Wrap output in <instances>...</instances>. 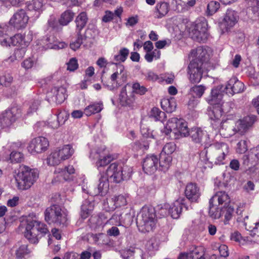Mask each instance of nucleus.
Wrapping results in <instances>:
<instances>
[{
  "label": "nucleus",
  "instance_id": "f257e3e1",
  "mask_svg": "<svg viewBox=\"0 0 259 259\" xmlns=\"http://www.w3.org/2000/svg\"><path fill=\"white\" fill-rule=\"evenodd\" d=\"M157 222L156 210L152 206H144L137 217V224L142 232H149L153 230Z\"/></svg>",
  "mask_w": 259,
  "mask_h": 259
},
{
  "label": "nucleus",
  "instance_id": "f03ea898",
  "mask_svg": "<svg viewBox=\"0 0 259 259\" xmlns=\"http://www.w3.org/2000/svg\"><path fill=\"white\" fill-rule=\"evenodd\" d=\"M38 178L37 170L31 169L27 166L22 165L17 174L15 176L16 186L19 190L29 189Z\"/></svg>",
  "mask_w": 259,
  "mask_h": 259
},
{
  "label": "nucleus",
  "instance_id": "7ed1b4c3",
  "mask_svg": "<svg viewBox=\"0 0 259 259\" xmlns=\"http://www.w3.org/2000/svg\"><path fill=\"white\" fill-rule=\"evenodd\" d=\"M34 215L36 219L35 215ZM49 231L47 226L43 223L36 219L30 220H27L25 236L32 243H37L38 240L41 237L49 233Z\"/></svg>",
  "mask_w": 259,
  "mask_h": 259
},
{
  "label": "nucleus",
  "instance_id": "20e7f679",
  "mask_svg": "<svg viewBox=\"0 0 259 259\" xmlns=\"http://www.w3.org/2000/svg\"><path fill=\"white\" fill-rule=\"evenodd\" d=\"M207 148H209L210 155L209 158H206V161L210 159L215 164H224V160L229 153V147L227 144L223 142L211 143Z\"/></svg>",
  "mask_w": 259,
  "mask_h": 259
},
{
  "label": "nucleus",
  "instance_id": "39448f33",
  "mask_svg": "<svg viewBox=\"0 0 259 259\" xmlns=\"http://www.w3.org/2000/svg\"><path fill=\"white\" fill-rule=\"evenodd\" d=\"M74 149L70 145H65L53 151L47 158L48 165H59L62 161L70 158L74 153Z\"/></svg>",
  "mask_w": 259,
  "mask_h": 259
},
{
  "label": "nucleus",
  "instance_id": "423d86ee",
  "mask_svg": "<svg viewBox=\"0 0 259 259\" xmlns=\"http://www.w3.org/2000/svg\"><path fill=\"white\" fill-rule=\"evenodd\" d=\"M207 22L204 17L197 19L192 25L190 35L192 39L198 42H205L208 37Z\"/></svg>",
  "mask_w": 259,
  "mask_h": 259
},
{
  "label": "nucleus",
  "instance_id": "0eeeda50",
  "mask_svg": "<svg viewBox=\"0 0 259 259\" xmlns=\"http://www.w3.org/2000/svg\"><path fill=\"white\" fill-rule=\"evenodd\" d=\"M45 220L49 224H63L67 221L66 214L58 205L48 207L45 211Z\"/></svg>",
  "mask_w": 259,
  "mask_h": 259
},
{
  "label": "nucleus",
  "instance_id": "6e6552de",
  "mask_svg": "<svg viewBox=\"0 0 259 259\" xmlns=\"http://www.w3.org/2000/svg\"><path fill=\"white\" fill-rule=\"evenodd\" d=\"M166 134L172 132L175 134L186 137L189 135V132L187 123L183 119L172 117L169 119L165 126Z\"/></svg>",
  "mask_w": 259,
  "mask_h": 259
},
{
  "label": "nucleus",
  "instance_id": "1a4fd4ad",
  "mask_svg": "<svg viewBox=\"0 0 259 259\" xmlns=\"http://www.w3.org/2000/svg\"><path fill=\"white\" fill-rule=\"evenodd\" d=\"M1 44L4 47L11 45L21 46L20 49H18L15 52V56L21 58L23 57L25 52V50L23 47L27 46L28 42L24 40V36L23 34L18 33L12 37L6 36L3 40H1Z\"/></svg>",
  "mask_w": 259,
  "mask_h": 259
},
{
  "label": "nucleus",
  "instance_id": "9d476101",
  "mask_svg": "<svg viewBox=\"0 0 259 259\" xmlns=\"http://www.w3.org/2000/svg\"><path fill=\"white\" fill-rule=\"evenodd\" d=\"M207 71L204 63L191 61L188 67L190 81L193 83L199 82L202 78V74Z\"/></svg>",
  "mask_w": 259,
  "mask_h": 259
},
{
  "label": "nucleus",
  "instance_id": "9b49d317",
  "mask_svg": "<svg viewBox=\"0 0 259 259\" xmlns=\"http://www.w3.org/2000/svg\"><path fill=\"white\" fill-rule=\"evenodd\" d=\"M90 158L97 160L96 166L98 169L108 165L112 160L111 155L106 153V149L104 145L97 147L94 149H92L90 152Z\"/></svg>",
  "mask_w": 259,
  "mask_h": 259
},
{
  "label": "nucleus",
  "instance_id": "f8f14e48",
  "mask_svg": "<svg viewBox=\"0 0 259 259\" xmlns=\"http://www.w3.org/2000/svg\"><path fill=\"white\" fill-rule=\"evenodd\" d=\"M20 110L12 107L2 113L0 117V125L3 128H10L20 114Z\"/></svg>",
  "mask_w": 259,
  "mask_h": 259
},
{
  "label": "nucleus",
  "instance_id": "ddd939ff",
  "mask_svg": "<svg viewBox=\"0 0 259 259\" xmlns=\"http://www.w3.org/2000/svg\"><path fill=\"white\" fill-rule=\"evenodd\" d=\"M192 140L195 143L204 145L206 148L211 142V140L207 133L200 128H192L189 133Z\"/></svg>",
  "mask_w": 259,
  "mask_h": 259
},
{
  "label": "nucleus",
  "instance_id": "4468645a",
  "mask_svg": "<svg viewBox=\"0 0 259 259\" xmlns=\"http://www.w3.org/2000/svg\"><path fill=\"white\" fill-rule=\"evenodd\" d=\"M49 141L44 137L33 139L27 147L28 152L33 155L41 153L46 151L49 147Z\"/></svg>",
  "mask_w": 259,
  "mask_h": 259
},
{
  "label": "nucleus",
  "instance_id": "2eb2a0df",
  "mask_svg": "<svg viewBox=\"0 0 259 259\" xmlns=\"http://www.w3.org/2000/svg\"><path fill=\"white\" fill-rule=\"evenodd\" d=\"M233 105V104L231 102H223L220 104L212 105L213 106L212 109L209 114L211 119L214 121L215 125H218L215 127L216 129L221 123L219 119L222 116L223 113L230 112V108Z\"/></svg>",
  "mask_w": 259,
  "mask_h": 259
},
{
  "label": "nucleus",
  "instance_id": "dca6fc26",
  "mask_svg": "<svg viewBox=\"0 0 259 259\" xmlns=\"http://www.w3.org/2000/svg\"><path fill=\"white\" fill-rule=\"evenodd\" d=\"M29 17L26 11L20 9L16 12L9 20V24L17 29H21L26 27Z\"/></svg>",
  "mask_w": 259,
  "mask_h": 259
},
{
  "label": "nucleus",
  "instance_id": "f3484780",
  "mask_svg": "<svg viewBox=\"0 0 259 259\" xmlns=\"http://www.w3.org/2000/svg\"><path fill=\"white\" fill-rule=\"evenodd\" d=\"M67 97L66 89L63 87H54L47 94V100L49 102L61 104Z\"/></svg>",
  "mask_w": 259,
  "mask_h": 259
},
{
  "label": "nucleus",
  "instance_id": "a211bd4d",
  "mask_svg": "<svg viewBox=\"0 0 259 259\" xmlns=\"http://www.w3.org/2000/svg\"><path fill=\"white\" fill-rule=\"evenodd\" d=\"M123 168L121 166L116 163H113L108 167L105 175L114 182L118 183L126 178L123 174Z\"/></svg>",
  "mask_w": 259,
  "mask_h": 259
},
{
  "label": "nucleus",
  "instance_id": "6ab92c4d",
  "mask_svg": "<svg viewBox=\"0 0 259 259\" xmlns=\"http://www.w3.org/2000/svg\"><path fill=\"white\" fill-rule=\"evenodd\" d=\"M211 55L212 51L209 47H199L191 52V56L194 58L192 61L202 62L205 64V67L206 62Z\"/></svg>",
  "mask_w": 259,
  "mask_h": 259
},
{
  "label": "nucleus",
  "instance_id": "aec40b11",
  "mask_svg": "<svg viewBox=\"0 0 259 259\" xmlns=\"http://www.w3.org/2000/svg\"><path fill=\"white\" fill-rule=\"evenodd\" d=\"M255 120V117L253 115L247 116L242 119L238 120L236 122L235 126L232 129L234 132L233 134L237 133L241 135L244 134L253 124Z\"/></svg>",
  "mask_w": 259,
  "mask_h": 259
},
{
  "label": "nucleus",
  "instance_id": "412c9836",
  "mask_svg": "<svg viewBox=\"0 0 259 259\" xmlns=\"http://www.w3.org/2000/svg\"><path fill=\"white\" fill-rule=\"evenodd\" d=\"M159 157L155 155H150L146 156L143 161L142 168L145 173L151 175L157 169L158 166Z\"/></svg>",
  "mask_w": 259,
  "mask_h": 259
},
{
  "label": "nucleus",
  "instance_id": "4be33fe9",
  "mask_svg": "<svg viewBox=\"0 0 259 259\" xmlns=\"http://www.w3.org/2000/svg\"><path fill=\"white\" fill-rule=\"evenodd\" d=\"M244 85L243 83L239 81L237 78L234 77L230 79L227 82L225 91L227 94L233 96L235 94H238L244 91Z\"/></svg>",
  "mask_w": 259,
  "mask_h": 259
},
{
  "label": "nucleus",
  "instance_id": "5701e85b",
  "mask_svg": "<svg viewBox=\"0 0 259 259\" xmlns=\"http://www.w3.org/2000/svg\"><path fill=\"white\" fill-rule=\"evenodd\" d=\"M236 213L238 215L237 218V222L243 223L246 229L249 231L250 236L252 237H254L255 236L257 237V233H258L257 225H258V223H254L253 224L254 226H247V223L245 222V220L248 219V215L244 213L243 210L240 207L237 209Z\"/></svg>",
  "mask_w": 259,
  "mask_h": 259
},
{
  "label": "nucleus",
  "instance_id": "b1692460",
  "mask_svg": "<svg viewBox=\"0 0 259 259\" xmlns=\"http://www.w3.org/2000/svg\"><path fill=\"white\" fill-rule=\"evenodd\" d=\"M239 16L237 12L232 9H228L224 17L221 25L226 31L233 28L238 22Z\"/></svg>",
  "mask_w": 259,
  "mask_h": 259
},
{
  "label": "nucleus",
  "instance_id": "393cba45",
  "mask_svg": "<svg viewBox=\"0 0 259 259\" xmlns=\"http://www.w3.org/2000/svg\"><path fill=\"white\" fill-rule=\"evenodd\" d=\"M230 199L229 195L224 191L217 192L209 200L210 205L212 204L221 207H227L230 205Z\"/></svg>",
  "mask_w": 259,
  "mask_h": 259
},
{
  "label": "nucleus",
  "instance_id": "a878e982",
  "mask_svg": "<svg viewBox=\"0 0 259 259\" xmlns=\"http://www.w3.org/2000/svg\"><path fill=\"white\" fill-rule=\"evenodd\" d=\"M98 176L99 180L97 188L92 194L103 196L106 195L109 190V183L108 178L107 176L103 173H100Z\"/></svg>",
  "mask_w": 259,
  "mask_h": 259
},
{
  "label": "nucleus",
  "instance_id": "bb28decb",
  "mask_svg": "<svg viewBox=\"0 0 259 259\" xmlns=\"http://www.w3.org/2000/svg\"><path fill=\"white\" fill-rule=\"evenodd\" d=\"M185 194L187 198L192 202H197L200 196L199 188L193 183H190L186 185Z\"/></svg>",
  "mask_w": 259,
  "mask_h": 259
},
{
  "label": "nucleus",
  "instance_id": "cd10ccee",
  "mask_svg": "<svg viewBox=\"0 0 259 259\" xmlns=\"http://www.w3.org/2000/svg\"><path fill=\"white\" fill-rule=\"evenodd\" d=\"M129 54V50L126 48L121 49L117 54L113 57V61L110 62L111 64H114L117 66V69L122 73L124 70V66L120 63L124 62L127 59Z\"/></svg>",
  "mask_w": 259,
  "mask_h": 259
},
{
  "label": "nucleus",
  "instance_id": "c85d7f7f",
  "mask_svg": "<svg viewBox=\"0 0 259 259\" xmlns=\"http://www.w3.org/2000/svg\"><path fill=\"white\" fill-rule=\"evenodd\" d=\"M75 172V169L72 165H69L64 169L60 168L56 169L55 174L56 175V181L62 182L69 179V176Z\"/></svg>",
  "mask_w": 259,
  "mask_h": 259
},
{
  "label": "nucleus",
  "instance_id": "c756f323",
  "mask_svg": "<svg viewBox=\"0 0 259 259\" xmlns=\"http://www.w3.org/2000/svg\"><path fill=\"white\" fill-rule=\"evenodd\" d=\"M128 195H115L109 200L111 206L109 207V210H113L117 207L125 206L128 201Z\"/></svg>",
  "mask_w": 259,
  "mask_h": 259
},
{
  "label": "nucleus",
  "instance_id": "7c9ffc66",
  "mask_svg": "<svg viewBox=\"0 0 259 259\" xmlns=\"http://www.w3.org/2000/svg\"><path fill=\"white\" fill-rule=\"evenodd\" d=\"M57 38L53 35H50L49 36H46L41 40L40 44L42 46V47L45 49H56L57 48L64 47V44L61 43L60 45L61 46H58L57 45Z\"/></svg>",
  "mask_w": 259,
  "mask_h": 259
},
{
  "label": "nucleus",
  "instance_id": "2f4dec72",
  "mask_svg": "<svg viewBox=\"0 0 259 259\" xmlns=\"http://www.w3.org/2000/svg\"><path fill=\"white\" fill-rule=\"evenodd\" d=\"M110 214L108 212L100 213L97 217H92L90 219L92 223L95 225V227H103L106 224H108V220Z\"/></svg>",
  "mask_w": 259,
  "mask_h": 259
},
{
  "label": "nucleus",
  "instance_id": "473e14b6",
  "mask_svg": "<svg viewBox=\"0 0 259 259\" xmlns=\"http://www.w3.org/2000/svg\"><path fill=\"white\" fill-rule=\"evenodd\" d=\"M119 101L122 106H131L135 101V95L133 92L127 94L125 88H123L119 95Z\"/></svg>",
  "mask_w": 259,
  "mask_h": 259
},
{
  "label": "nucleus",
  "instance_id": "72a5a7b5",
  "mask_svg": "<svg viewBox=\"0 0 259 259\" xmlns=\"http://www.w3.org/2000/svg\"><path fill=\"white\" fill-rule=\"evenodd\" d=\"M258 154L259 151L257 147L251 149L248 155L243 156V164L247 165H248L250 163L255 164L259 160Z\"/></svg>",
  "mask_w": 259,
  "mask_h": 259
},
{
  "label": "nucleus",
  "instance_id": "f704fd0d",
  "mask_svg": "<svg viewBox=\"0 0 259 259\" xmlns=\"http://www.w3.org/2000/svg\"><path fill=\"white\" fill-rule=\"evenodd\" d=\"M222 97L220 90L214 88L211 90L210 95L206 98V101L210 105L220 104L222 103Z\"/></svg>",
  "mask_w": 259,
  "mask_h": 259
},
{
  "label": "nucleus",
  "instance_id": "c9c22d12",
  "mask_svg": "<svg viewBox=\"0 0 259 259\" xmlns=\"http://www.w3.org/2000/svg\"><path fill=\"white\" fill-rule=\"evenodd\" d=\"M169 6L166 2L158 3L155 8L154 15L157 18H161L168 12Z\"/></svg>",
  "mask_w": 259,
  "mask_h": 259
},
{
  "label": "nucleus",
  "instance_id": "e433bc0d",
  "mask_svg": "<svg viewBox=\"0 0 259 259\" xmlns=\"http://www.w3.org/2000/svg\"><path fill=\"white\" fill-rule=\"evenodd\" d=\"M103 109V104L101 102H94L87 106L84 109V113L87 116L99 113Z\"/></svg>",
  "mask_w": 259,
  "mask_h": 259
},
{
  "label": "nucleus",
  "instance_id": "4c0bfd02",
  "mask_svg": "<svg viewBox=\"0 0 259 259\" xmlns=\"http://www.w3.org/2000/svg\"><path fill=\"white\" fill-rule=\"evenodd\" d=\"M57 121L50 123V126L52 128L56 129L60 125L64 124L69 117L68 113L65 110H61L57 114Z\"/></svg>",
  "mask_w": 259,
  "mask_h": 259
},
{
  "label": "nucleus",
  "instance_id": "58836bf2",
  "mask_svg": "<svg viewBox=\"0 0 259 259\" xmlns=\"http://www.w3.org/2000/svg\"><path fill=\"white\" fill-rule=\"evenodd\" d=\"M182 210V204L178 200L175 201L171 205H169L168 213L173 219H178Z\"/></svg>",
  "mask_w": 259,
  "mask_h": 259
},
{
  "label": "nucleus",
  "instance_id": "ea45409f",
  "mask_svg": "<svg viewBox=\"0 0 259 259\" xmlns=\"http://www.w3.org/2000/svg\"><path fill=\"white\" fill-rule=\"evenodd\" d=\"M162 109L167 112L171 113L176 110L177 103L174 98L163 99L161 101Z\"/></svg>",
  "mask_w": 259,
  "mask_h": 259
},
{
  "label": "nucleus",
  "instance_id": "a19ab883",
  "mask_svg": "<svg viewBox=\"0 0 259 259\" xmlns=\"http://www.w3.org/2000/svg\"><path fill=\"white\" fill-rule=\"evenodd\" d=\"M88 20L86 13H80L76 18L75 23L76 24V32L80 33L81 30L85 26Z\"/></svg>",
  "mask_w": 259,
  "mask_h": 259
},
{
  "label": "nucleus",
  "instance_id": "79ce46f5",
  "mask_svg": "<svg viewBox=\"0 0 259 259\" xmlns=\"http://www.w3.org/2000/svg\"><path fill=\"white\" fill-rule=\"evenodd\" d=\"M231 239L236 242H239L241 245H250L257 242L250 239L249 237H242L241 234L238 232H235L231 235Z\"/></svg>",
  "mask_w": 259,
  "mask_h": 259
},
{
  "label": "nucleus",
  "instance_id": "37998d69",
  "mask_svg": "<svg viewBox=\"0 0 259 259\" xmlns=\"http://www.w3.org/2000/svg\"><path fill=\"white\" fill-rule=\"evenodd\" d=\"M172 161L171 155H166L160 153V158H159L158 165L160 169L162 171H166L170 167Z\"/></svg>",
  "mask_w": 259,
  "mask_h": 259
},
{
  "label": "nucleus",
  "instance_id": "c03bdc74",
  "mask_svg": "<svg viewBox=\"0 0 259 259\" xmlns=\"http://www.w3.org/2000/svg\"><path fill=\"white\" fill-rule=\"evenodd\" d=\"M93 209L94 205L93 203L88 200H85L81 206V217L83 219L87 218L91 213Z\"/></svg>",
  "mask_w": 259,
  "mask_h": 259
},
{
  "label": "nucleus",
  "instance_id": "a18cd8bd",
  "mask_svg": "<svg viewBox=\"0 0 259 259\" xmlns=\"http://www.w3.org/2000/svg\"><path fill=\"white\" fill-rule=\"evenodd\" d=\"M74 16L73 12L70 10H66L61 15L59 22L61 25H67L73 20Z\"/></svg>",
  "mask_w": 259,
  "mask_h": 259
},
{
  "label": "nucleus",
  "instance_id": "49530a36",
  "mask_svg": "<svg viewBox=\"0 0 259 259\" xmlns=\"http://www.w3.org/2000/svg\"><path fill=\"white\" fill-rule=\"evenodd\" d=\"M215 206H217V205L213 204L211 205L209 204V214L211 218L218 219L223 215L222 212L224 209L223 207L217 206L218 207H215Z\"/></svg>",
  "mask_w": 259,
  "mask_h": 259
},
{
  "label": "nucleus",
  "instance_id": "de8ad7c7",
  "mask_svg": "<svg viewBox=\"0 0 259 259\" xmlns=\"http://www.w3.org/2000/svg\"><path fill=\"white\" fill-rule=\"evenodd\" d=\"M90 236L94 243L96 244L101 245L108 243L107 236L105 234H91Z\"/></svg>",
  "mask_w": 259,
  "mask_h": 259
},
{
  "label": "nucleus",
  "instance_id": "09e8293b",
  "mask_svg": "<svg viewBox=\"0 0 259 259\" xmlns=\"http://www.w3.org/2000/svg\"><path fill=\"white\" fill-rule=\"evenodd\" d=\"M150 116L155 121L163 122L165 117V114L159 108L154 107L151 110Z\"/></svg>",
  "mask_w": 259,
  "mask_h": 259
},
{
  "label": "nucleus",
  "instance_id": "8fccbe9b",
  "mask_svg": "<svg viewBox=\"0 0 259 259\" xmlns=\"http://www.w3.org/2000/svg\"><path fill=\"white\" fill-rule=\"evenodd\" d=\"M190 258L196 259L204 256V248L202 246H197L194 247L188 252Z\"/></svg>",
  "mask_w": 259,
  "mask_h": 259
},
{
  "label": "nucleus",
  "instance_id": "3c124183",
  "mask_svg": "<svg viewBox=\"0 0 259 259\" xmlns=\"http://www.w3.org/2000/svg\"><path fill=\"white\" fill-rule=\"evenodd\" d=\"M247 7L250 8L252 13L255 17L259 16V1L258 0H245Z\"/></svg>",
  "mask_w": 259,
  "mask_h": 259
},
{
  "label": "nucleus",
  "instance_id": "603ef678",
  "mask_svg": "<svg viewBox=\"0 0 259 259\" xmlns=\"http://www.w3.org/2000/svg\"><path fill=\"white\" fill-rule=\"evenodd\" d=\"M144 75L145 79L148 81L155 82L158 81L159 82L163 81L162 77H159L156 73L151 70L144 73Z\"/></svg>",
  "mask_w": 259,
  "mask_h": 259
},
{
  "label": "nucleus",
  "instance_id": "864d4df0",
  "mask_svg": "<svg viewBox=\"0 0 259 259\" xmlns=\"http://www.w3.org/2000/svg\"><path fill=\"white\" fill-rule=\"evenodd\" d=\"M206 88L202 85H195L190 89V93L194 97L200 98L204 93Z\"/></svg>",
  "mask_w": 259,
  "mask_h": 259
},
{
  "label": "nucleus",
  "instance_id": "5fc2aeb1",
  "mask_svg": "<svg viewBox=\"0 0 259 259\" xmlns=\"http://www.w3.org/2000/svg\"><path fill=\"white\" fill-rule=\"evenodd\" d=\"M223 209H224L222 212L223 215L224 214L225 217L224 223L225 224H227L232 217L234 208L229 205L227 207H223Z\"/></svg>",
  "mask_w": 259,
  "mask_h": 259
},
{
  "label": "nucleus",
  "instance_id": "6e6d98bb",
  "mask_svg": "<svg viewBox=\"0 0 259 259\" xmlns=\"http://www.w3.org/2000/svg\"><path fill=\"white\" fill-rule=\"evenodd\" d=\"M220 4L216 1H211L207 7V13L208 15H212L215 13L219 9Z\"/></svg>",
  "mask_w": 259,
  "mask_h": 259
},
{
  "label": "nucleus",
  "instance_id": "4d7b16f0",
  "mask_svg": "<svg viewBox=\"0 0 259 259\" xmlns=\"http://www.w3.org/2000/svg\"><path fill=\"white\" fill-rule=\"evenodd\" d=\"M76 33L77 35V38L70 44V48L73 51H76L78 49L83 42V38L81 33L78 32Z\"/></svg>",
  "mask_w": 259,
  "mask_h": 259
},
{
  "label": "nucleus",
  "instance_id": "13d9d810",
  "mask_svg": "<svg viewBox=\"0 0 259 259\" xmlns=\"http://www.w3.org/2000/svg\"><path fill=\"white\" fill-rule=\"evenodd\" d=\"M44 5L41 2L38 0H34L31 2L28 5L29 10H34L39 12L43 9Z\"/></svg>",
  "mask_w": 259,
  "mask_h": 259
},
{
  "label": "nucleus",
  "instance_id": "bf43d9fd",
  "mask_svg": "<svg viewBox=\"0 0 259 259\" xmlns=\"http://www.w3.org/2000/svg\"><path fill=\"white\" fill-rule=\"evenodd\" d=\"M176 145L172 142L166 143L163 147L162 151L161 152L162 154L170 155L176 150Z\"/></svg>",
  "mask_w": 259,
  "mask_h": 259
},
{
  "label": "nucleus",
  "instance_id": "052dcab7",
  "mask_svg": "<svg viewBox=\"0 0 259 259\" xmlns=\"http://www.w3.org/2000/svg\"><path fill=\"white\" fill-rule=\"evenodd\" d=\"M24 0H0L1 3L6 8L11 7H19Z\"/></svg>",
  "mask_w": 259,
  "mask_h": 259
},
{
  "label": "nucleus",
  "instance_id": "680f3d73",
  "mask_svg": "<svg viewBox=\"0 0 259 259\" xmlns=\"http://www.w3.org/2000/svg\"><path fill=\"white\" fill-rule=\"evenodd\" d=\"M40 100L38 98L32 100L29 104L27 114H30L36 112L40 104Z\"/></svg>",
  "mask_w": 259,
  "mask_h": 259
},
{
  "label": "nucleus",
  "instance_id": "e2e57ef3",
  "mask_svg": "<svg viewBox=\"0 0 259 259\" xmlns=\"http://www.w3.org/2000/svg\"><path fill=\"white\" fill-rule=\"evenodd\" d=\"M132 88L133 93H135L141 95L145 94L147 91V89L144 85H141L139 82L134 83Z\"/></svg>",
  "mask_w": 259,
  "mask_h": 259
},
{
  "label": "nucleus",
  "instance_id": "0e129e2a",
  "mask_svg": "<svg viewBox=\"0 0 259 259\" xmlns=\"http://www.w3.org/2000/svg\"><path fill=\"white\" fill-rule=\"evenodd\" d=\"M29 253L27 244H22L16 250V256L18 258H22Z\"/></svg>",
  "mask_w": 259,
  "mask_h": 259
},
{
  "label": "nucleus",
  "instance_id": "69168bd1",
  "mask_svg": "<svg viewBox=\"0 0 259 259\" xmlns=\"http://www.w3.org/2000/svg\"><path fill=\"white\" fill-rule=\"evenodd\" d=\"M12 162H20L23 159V154L21 152L13 151L10 155Z\"/></svg>",
  "mask_w": 259,
  "mask_h": 259
},
{
  "label": "nucleus",
  "instance_id": "338daca9",
  "mask_svg": "<svg viewBox=\"0 0 259 259\" xmlns=\"http://www.w3.org/2000/svg\"><path fill=\"white\" fill-rule=\"evenodd\" d=\"M169 204L165 203L163 205H160L157 206V211L160 217H164L169 214L168 213Z\"/></svg>",
  "mask_w": 259,
  "mask_h": 259
},
{
  "label": "nucleus",
  "instance_id": "774afa93",
  "mask_svg": "<svg viewBox=\"0 0 259 259\" xmlns=\"http://www.w3.org/2000/svg\"><path fill=\"white\" fill-rule=\"evenodd\" d=\"M121 215L120 214L115 213L109 218L108 224L120 226L121 225Z\"/></svg>",
  "mask_w": 259,
  "mask_h": 259
}]
</instances>
